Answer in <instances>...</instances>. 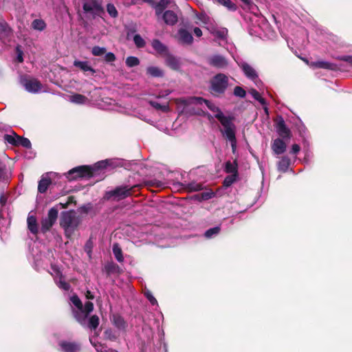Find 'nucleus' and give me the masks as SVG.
I'll list each match as a JSON object with an SVG mask.
<instances>
[{"label":"nucleus","mask_w":352,"mask_h":352,"mask_svg":"<svg viewBox=\"0 0 352 352\" xmlns=\"http://www.w3.org/2000/svg\"><path fill=\"white\" fill-rule=\"evenodd\" d=\"M208 100L204 99L202 97L197 96H191L187 98H179L177 99V102L179 104H183L184 106H188L190 104H202L203 103L206 104V102Z\"/></svg>","instance_id":"obj_15"},{"label":"nucleus","mask_w":352,"mask_h":352,"mask_svg":"<svg viewBox=\"0 0 352 352\" xmlns=\"http://www.w3.org/2000/svg\"><path fill=\"white\" fill-rule=\"evenodd\" d=\"M220 230V227L219 226L211 228L205 232L204 236L206 238H211L213 235L219 234Z\"/></svg>","instance_id":"obj_50"},{"label":"nucleus","mask_w":352,"mask_h":352,"mask_svg":"<svg viewBox=\"0 0 352 352\" xmlns=\"http://www.w3.org/2000/svg\"><path fill=\"white\" fill-rule=\"evenodd\" d=\"M113 324L120 330L125 331L127 327V323L124 318L118 314H114L111 319Z\"/></svg>","instance_id":"obj_17"},{"label":"nucleus","mask_w":352,"mask_h":352,"mask_svg":"<svg viewBox=\"0 0 352 352\" xmlns=\"http://www.w3.org/2000/svg\"><path fill=\"white\" fill-rule=\"evenodd\" d=\"M309 65L312 68H322L331 71L340 70V67L342 66L341 65H338L335 63L323 60L311 62Z\"/></svg>","instance_id":"obj_13"},{"label":"nucleus","mask_w":352,"mask_h":352,"mask_svg":"<svg viewBox=\"0 0 352 352\" xmlns=\"http://www.w3.org/2000/svg\"><path fill=\"white\" fill-rule=\"evenodd\" d=\"M126 65L129 67H133L140 65V60L135 56H128L126 59Z\"/></svg>","instance_id":"obj_43"},{"label":"nucleus","mask_w":352,"mask_h":352,"mask_svg":"<svg viewBox=\"0 0 352 352\" xmlns=\"http://www.w3.org/2000/svg\"><path fill=\"white\" fill-rule=\"evenodd\" d=\"M152 47L155 51L161 54L168 53L167 47L158 39H154L153 41Z\"/></svg>","instance_id":"obj_31"},{"label":"nucleus","mask_w":352,"mask_h":352,"mask_svg":"<svg viewBox=\"0 0 352 352\" xmlns=\"http://www.w3.org/2000/svg\"><path fill=\"white\" fill-rule=\"evenodd\" d=\"M146 297L152 305L157 303V300L151 294H147Z\"/></svg>","instance_id":"obj_63"},{"label":"nucleus","mask_w":352,"mask_h":352,"mask_svg":"<svg viewBox=\"0 0 352 352\" xmlns=\"http://www.w3.org/2000/svg\"><path fill=\"white\" fill-rule=\"evenodd\" d=\"M6 170V164L0 160V179L2 178L5 173Z\"/></svg>","instance_id":"obj_59"},{"label":"nucleus","mask_w":352,"mask_h":352,"mask_svg":"<svg viewBox=\"0 0 352 352\" xmlns=\"http://www.w3.org/2000/svg\"><path fill=\"white\" fill-rule=\"evenodd\" d=\"M22 146L26 148H30L32 147V144L28 138L19 136L18 146Z\"/></svg>","instance_id":"obj_46"},{"label":"nucleus","mask_w":352,"mask_h":352,"mask_svg":"<svg viewBox=\"0 0 352 352\" xmlns=\"http://www.w3.org/2000/svg\"><path fill=\"white\" fill-rule=\"evenodd\" d=\"M208 63L217 69H226L228 66V59L220 54H214L208 58Z\"/></svg>","instance_id":"obj_9"},{"label":"nucleus","mask_w":352,"mask_h":352,"mask_svg":"<svg viewBox=\"0 0 352 352\" xmlns=\"http://www.w3.org/2000/svg\"><path fill=\"white\" fill-rule=\"evenodd\" d=\"M93 248V242L91 239H89L85 245V252L90 256Z\"/></svg>","instance_id":"obj_56"},{"label":"nucleus","mask_w":352,"mask_h":352,"mask_svg":"<svg viewBox=\"0 0 352 352\" xmlns=\"http://www.w3.org/2000/svg\"><path fill=\"white\" fill-rule=\"evenodd\" d=\"M207 107L212 112L217 113L214 117L220 122L223 126V129H220L223 138L230 142L232 153H234L236 150L237 140L236 138V126L233 122V116H225L221 110L210 100L206 102Z\"/></svg>","instance_id":"obj_1"},{"label":"nucleus","mask_w":352,"mask_h":352,"mask_svg":"<svg viewBox=\"0 0 352 352\" xmlns=\"http://www.w3.org/2000/svg\"><path fill=\"white\" fill-rule=\"evenodd\" d=\"M70 301L74 305L76 308L72 307V314L75 320L78 322V320L82 321L83 318L82 316V302L80 298L76 295L74 294L70 297ZM83 316L85 315L83 314Z\"/></svg>","instance_id":"obj_8"},{"label":"nucleus","mask_w":352,"mask_h":352,"mask_svg":"<svg viewBox=\"0 0 352 352\" xmlns=\"http://www.w3.org/2000/svg\"><path fill=\"white\" fill-rule=\"evenodd\" d=\"M58 287L63 289L65 291H68L70 289V285L65 280H60L58 283Z\"/></svg>","instance_id":"obj_58"},{"label":"nucleus","mask_w":352,"mask_h":352,"mask_svg":"<svg viewBox=\"0 0 352 352\" xmlns=\"http://www.w3.org/2000/svg\"><path fill=\"white\" fill-rule=\"evenodd\" d=\"M228 85V76L223 73H218L210 80L208 91L215 98H221L225 95Z\"/></svg>","instance_id":"obj_3"},{"label":"nucleus","mask_w":352,"mask_h":352,"mask_svg":"<svg viewBox=\"0 0 352 352\" xmlns=\"http://www.w3.org/2000/svg\"><path fill=\"white\" fill-rule=\"evenodd\" d=\"M234 95L240 98H244L246 95V91L241 87L236 86L234 89Z\"/></svg>","instance_id":"obj_52"},{"label":"nucleus","mask_w":352,"mask_h":352,"mask_svg":"<svg viewBox=\"0 0 352 352\" xmlns=\"http://www.w3.org/2000/svg\"><path fill=\"white\" fill-rule=\"evenodd\" d=\"M193 32L195 35L197 37H200L202 35V31L199 28H195Z\"/></svg>","instance_id":"obj_62"},{"label":"nucleus","mask_w":352,"mask_h":352,"mask_svg":"<svg viewBox=\"0 0 352 352\" xmlns=\"http://www.w3.org/2000/svg\"><path fill=\"white\" fill-rule=\"evenodd\" d=\"M184 188L188 192H197L204 189L203 184L201 183H197L196 182H192L187 184H182Z\"/></svg>","instance_id":"obj_28"},{"label":"nucleus","mask_w":352,"mask_h":352,"mask_svg":"<svg viewBox=\"0 0 352 352\" xmlns=\"http://www.w3.org/2000/svg\"><path fill=\"white\" fill-rule=\"evenodd\" d=\"M94 310V304L91 301H87L85 302V305H82V314L85 315V316H81L83 320L82 321L78 320V322L82 325L85 326L87 323V318L91 312H92Z\"/></svg>","instance_id":"obj_18"},{"label":"nucleus","mask_w":352,"mask_h":352,"mask_svg":"<svg viewBox=\"0 0 352 352\" xmlns=\"http://www.w3.org/2000/svg\"><path fill=\"white\" fill-rule=\"evenodd\" d=\"M239 65L247 78L251 80H255L258 78V74H256L255 69L248 63L243 62Z\"/></svg>","instance_id":"obj_16"},{"label":"nucleus","mask_w":352,"mask_h":352,"mask_svg":"<svg viewBox=\"0 0 352 352\" xmlns=\"http://www.w3.org/2000/svg\"><path fill=\"white\" fill-rule=\"evenodd\" d=\"M239 179V175L236 174H230L227 175L223 182V186L225 188H228L231 186L234 182H237Z\"/></svg>","instance_id":"obj_32"},{"label":"nucleus","mask_w":352,"mask_h":352,"mask_svg":"<svg viewBox=\"0 0 352 352\" xmlns=\"http://www.w3.org/2000/svg\"><path fill=\"white\" fill-rule=\"evenodd\" d=\"M28 228L30 232L36 235L38 233V225L35 216L29 215L27 218Z\"/></svg>","instance_id":"obj_21"},{"label":"nucleus","mask_w":352,"mask_h":352,"mask_svg":"<svg viewBox=\"0 0 352 352\" xmlns=\"http://www.w3.org/2000/svg\"><path fill=\"white\" fill-rule=\"evenodd\" d=\"M70 100L76 104H84L87 100V98L82 94H75L71 96Z\"/></svg>","instance_id":"obj_41"},{"label":"nucleus","mask_w":352,"mask_h":352,"mask_svg":"<svg viewBox=\"0 0 352 352\" xmlns=\"http://www.w3.org/2000/svg\"><path fill=\"white\" fill-rule=\"evenodd\" d=\"M113 253L115 256V258L118 262H122L124 261V257L122 255V251L121 248L118 243H115L113 245Z\"/></svg>","instance_id":"obj_38"},{"label":"nucleus","mask_w":352,"mask_h":352,"mask_svg":"<svg viewBox=\"0 0 352 352\" xmlns=\"http://www.w3.org/2000/svg\"><path fill=\"white\" fill-rule=\"evenodd\" d=\"M107 52V50L104 47L100 46H94L92 47L91 54L95 56H100L104 54Z\"/></svg>","instance_id":"obj_45"},{"label":"nucleus","mask_w":352,"mask_h":352,"mask_svg":"<svg viewBox=\"0 0 352 352\" xmlns=\"http://www.w3.org/2000/svg\"><path fill=\"white\" fill-rule=\"evenodd\" d=\"M19 136V135H16V133L14 132L13 135L10 134H5L3 136V140L12 146H18Z\"/></svg>","instance_id":"obj_35"},{"label":"nucleus","mask_w":352,"mask_h":352,"mask_svg":"<svg viewBox=\"0 0 352 352\" xmlns=\"http://www.w3.org/2000/svg\"><path fill=\"white\" fill-rule=\"evenodd\" d=\"M74 66L79 68L84 72H91L92 74H95L96 72L95 69L89 65L88 61H81L78 60H75L74 61Z\"/></svg>","instance_id":"obj_25"},{"label":"nucleus","mask_w":352,"mask_h":352,"mask_svg":"<svg viewBox=\"0 0 352 352\" xmlns=\"http://www.w3.org/2000/svg\"><path fill=\"white\" fill-rule=\"evenodd\" d=\"M290 166V160L287 156H283L278 162V170L283 172H286Z\"/></svg>","instance_id":"obj_36"},{"label":"nucleus","mask_w":352,"mask_h":352,"mask_svg":"<svg viewBox=\"0 0 352 352\" xmlns=\"http://www.w3.org/2000/svg\"><path fill=\"white\" fill-rule=\"evenodd\" d=\"M337 59H338L340 60H342V61L346 62L347 63H349L350 65L352 66V56H338L337 58Z\"/></svg>","instance_id":"obj_57"},{"label":"nucleus","mask_w":352,"mask_h":352,"mask_svg":"<svg viewBox=\"0 0 352 352\" xmlns=\"http://www.w3.org/2000/svg\"><path fill=\"white\" fill-rule=\"evenodd\" d=\"M250 94L252 96V97L257 101H258L261 104H265L266 102L265 100L261 96L259 92L256 91V89H252L250 91Z\"/></svg>","instance_id":"obj_49"},{"label":"nucleus","mask_w":352,"mask_h":352,"mask_svg":"<svg viewBox=\"0 0 352 352\" xmlns=\"http://www.w3.org/2000/svg\"><path fill=\"white\" fill-rule=\"evenodd\" d=\"M219 4L226 7L230 11H235L237 9V6L235 3L232 2L230 0H215Z\"/></svg>","instance_id":"obj_40"},{"label":"nucleus","mask_w":352,"mask_h":352,"mask_svg":"<svg viewBox=\"0 0 352 352\" xmlns=\"http://www.w3.org/2000/svg\"><path fill=\"white\" fill-rule=\"evenodd\" d=\"M32 28L38 31H43L46 28V23L43 19H34L32 22Z\"/></svg>","instance_id":"obj_37"},{"label":"nucleus","mask_w":352,"mask_h":352,"mask_svg":"<svg viewBox=\"0 0 352 352\" xmlns=\"http://www.w3.org/2000/svg\"><path fill=\"white\" fill-rule=\"evenodd\" d=\"M104 271L108 276L114 274H120L121 269L116 263L113 262L108 263L104 266Z\"/></svg>","instance_id":"obj_27"},{"label":"nucleus","mask_w":352,"mask_h":352,"mask_svg":"<svg viewBox=\"0 0 352 352\" xmlns=\"http://www.w3.org/2000/svg\"><path fill=\"white\" fill-rule=\"evenodd\" d=\"M59 345L64 352H78L80 349L79 344L76 342L62 341Z\"/></svg>","instance_id":"obj_19"},{"label":"nucleus","mask_w":352,"mask_h":352,"mask_svg":"<svg viewBox=\"0 0 352 352\" xmlns=\"http://www.w3.org/2000/svg\"><path fill=\"white\" fill-rule=\"evenodd\" d=\"M216 195V193L214 192L212 190H210L207 192H203L200 193L201 199H203V201L208 200L210 199H212Z\"/></svg>","instance_id":"obj_51"},{"label":"nucleus","mask_w":352,"mask_h":352,"mask_svg":"<svg viewBox=\"0 0 352 352\" xmlns=\"http://www.w3.org/2000/svg\"><path fill=\"white\" fill-rule=\"evenodd\" d=\"M25 89L32 93H36L42 88V84L36 78H25L23 80Z\"/></svg>","instance_id":"obj_11"},{"label":"nucleus","mask_w":352,"mask_h":352,"mask_svg":"<svg viewBox=\"0 0 352 352\" xmlns=\"http://www.w3.org/2000/svg\"><path fill=\"white\" fill-rule=\"evenodd\" d=\"M52 184V179L48 177H42L38 182V191L41 193H45L48 187Z\"/></svg>","instance_id":"obj_26"},{"label":"nucleus","mask_w":352,"mask_h":352,"mask_svg":"<svg viewBox=\"0 0 352 352\" xmlns=\"http://www.w3.org/2000/svg\"><path fill=\"white\" fill-rule=\"evenodd\" d=\"M133 41L136 47L138 48H142L146 45V42L140 34H135L133 36Z\"/></svg>","instance_id":"obj_48"},{"label":"nucleus","mask_w":352,"mask_h":352,"mask_svg":"<svg viewBox=\"0 0 352 352\" xmlns=\"http://www.w3.org/2000/svg\"><path fill=\"white\" fill-rule=\"evenodd\" d=\"M104 60L107 63H111L116 60V57L113 52H107L104 54Z\"/></svg>","instance_id":"obj_55"},{"label":"nucleus","mask_w":352,"mask_h":352,"mask_svg":"<svg viewBox=\"0 0 352 352\" xmlns=\"http://www.w3.org/2000/svg\"><path fill=\"white\" fill-rule=\"evenodd\" d=\"M165 65L170 69L178 71L181 67V61L179 58L171 54L166 53L165 54Z\"/></svg>","instance_id":"obj_14"},{"label":"nucleus","mask_w":352,"mask_h":352,"mask_svg":"<svg viewBox=\"0 0 352 352\" xmlns=\"http://www.w3.org/2000/svg\"><path fill=\"white\" fill-rule=\"evenodd\" d=\"M85 296L87 299H89V300H93L94 298V294L89 290L87 291V292L85 294Z\"/></svg>","instance_id":"obj_64"},{"label":"nucleus","mask_w":352,"mask_h":352,"mask_svg":"<svg viewBox=\"0 0 352 352\" xmlns=\"http://www.w3.org/2000/svg\"><path fill=\"white\" fill-rule=\"evenodd\" d=\"M300 146L297 144H294L292 146L290 153L296 155L300 151Z\"/></svg>","instance_id":"obj_60"},{"label":"nucleus","mask_w":352,"mask_h":352,"mask_svg":"<svg viewBox=\"0 0 352 352\" xmlns=\"http://www.w3.org/2000/svg\"><path fill=\"white\" fill-rule=\"evenodd\" d=\"M160 19H162L164 23L169 26L175 25L178 21L177 14L170 10H166L160 15Z\"/></svg>","instance_id":"obj_12"},{"label":"nucleus","mask_w":352,"mask_h":352,"mask_svg":"<svg viewBox=\"0 0 352 352\" xmlns=\"http://www.w3.org/2000/svg\"><path fill=\"white\" fill-rule=\"evenodd\" d=\"M65 175L69 181L82 178L89 179L92 177V169L91 166L82 165L72 168Z\"/></svg>","instance_id":"obj_5"},{"label":"nucleus","mask_w":352,"mask_h":352,"mask_svg":"<svg viewBox=\"0 0 352 352\" xmlns=\"http://www.w3.org/2000/svg\"><path fill=\"white\" fill-rule=\"evenodd\" d=\"M59 223L64 230L66 238L71 239L78 230L80 219L74 210L63 211L60 213Z\"/></svg>","instance_id":"obj_2"},{"label":"nucleus","mask_w":352,"mask_h":352,"mask_svg":"<svg viewBox=\"0 0 352 352\" xmlns=\"http://www.w3.org/2000/svg\"><path fill=\"white\" fill-rule=\"evenodd\" d=\"M107 11L108 14L113 18H116L118 16V12L115 7V6L112 3H108L107 5Z\"/></svg>","instance_id":"obj_47"},{"label":"nucleus","mask_w":352,"mask_h":352,"mask_svg":"<svg viewBox=\"0 0 352 352\" xmlns=\"http://www.w3.org/2000/svg\"><path fill=\"white\" fill-rule=\"evenodd\" d=\"M286 147L285 142L280 138L276 139L272 145V148L276 155L283 153L286 151Z\"/></svg>","instance_id":"obj_20"},{"label":"nucleus","mask_w":352,"mask_h":352,"mask_svg":"<svg viewBox=\"0 0 352 352\" xmlns=\"http://www.w3.org/2000/svg\"><path fill=\"white\" fill-rule=\"evenodd\" d=\"M228 34V30L225 28L217 30L214 32V36L221 39H224L226 38Z\"/></svg>","instance_id":"obj_53"},{"label":"nucleus","mask_w":352,"mask_h":352,"mask_svg":"<svg viewBox=\"0 0 352 352\" xmlns=\"http://www.w3.org/2000/svg\"><path fill=\"white\" fill-rule=\"evenodd\" d=\"M82 9L86 13H91L93 18L96 16H101L104 13L102 7V0H88L84 2Z\"/></svg>","instance_id":"obj_6"},{"label":"nucleus","mask_w":352,"mask_h":352,"mask_svg":"<svg viewBox=\"0 0 352 352\" xmlns=\"http://www.w3.org/2000/svg\"><path fill=\"white\" fill-rule=\"evenodd\" d=\"M1 33L4 32L7 35L8 32H10V29L7 25H1L0 26Z\"/></svg>","instance_id":"obj_61"},{"label":"nucleus","mask_w":352,"mask_h":352,"mask_svg":"<svg viewBox=\"0 0 352 352\" xmlns=\"http://www.w3.org/2000/svg\"><path fill=\"white\" fill-rule=\"evenodd\" d=\"M179 41L185 44H191L193 41L192 34L186 29L181 28L178 30Z\"/></svg>","instance_id":"obj_22"},{"label":"nucleus","mask_w":352,"mask_h":352,"mask_svg":"<svg viewBox=\"0 0 352 352\" xmlns=\"http://www.w3.org/2000/svg\"><path fill=\"white\" fill-rule=\"evenodd\" d=\"M100 323L99 317L97 315H92L87 320V327L91 330H96Z\"/></svg>","instance_id":"obj_33"},{"label":"nucleus","mask_w":352,"mask_h":352,"mask_svg":"<svg viewBox=\"0 0 352 352\" xmlns=\"http://www.w3.org/2000/svg\"><path fill=\"white\" fill-rule=\"evenodd\" d=\"M138 187V185H134L133 186H116L113 190L106 191L103 199L107 201L111 199L116 201L124 199L128 197L132 196L135 192V188Z\"/></svg>","instance_id":"obj_4"},{"label":"nucleus","mask_w":352,"mask_h":352,"mask_svg":"<svg viewBox=\"0 0 352 352\" xmlns=\"http://www.w3.org/2000/svg\"><path fill=\"white\" fill-rule=\"evenodd\" d=\"M104 338L105 340L113 342L118 339V336L112 329L109 328L104 331Z\"/></svg>","instance_id":"obj_42"},{"label":"nucleus","mask_w":352,"mask_h":352,"mask_svg":"<svg viewBox=\"0 0 352 352\" xmlns=\"http://www.w3.org/2000/svg\"><path fill=\"white\" fill-rule=\"evenodd\" d=\"M238 168H239V166H238L237 160L235 159L232 162L230 161H228L226 162L224 171L228 174L239 175V171H238Z\"/></svg>","instance_id":"obj_23"},{"label":"nucleus","mask_w":352,"mask_h":352,"mask_svg":"<svg viewBox=\"0 0 352 352\" xmlns=\"http://www.w3.org/2000/svg\"><path fill=\"white\" fill-rule=\"evenodd\" d=\"M276 132L283 139H289L292 133L290 129L286 126L284 119L280 116L276 124Z\"/></svg>","instance_id":"obj_10"},{"label":"nucleus","mask_w":352,"mask_h":352,"mask_svg":"<svg viewBox=\"0 0 352 352\" xmlns=\"http://www.w3.org/2000/svg\"><path fill=\"white\" fill-rule=\"evenodd\" d=\"M145 185L149 187L162 188L164 184L160 180L153 179L146 181Z\"/></svg>","instance_id":"obj_44"},{"label":"nucleus","mask_w":352,"mask_h":352,"mask_svg":"<svg viewBox=\"0 0 352 352\" xmlns=\"http://www.w3.org/2000/svg\"><path fill=\"white\" fill-rule=\"evenodd\" d=\"M192 114L197 115V116H208L209 119L212 118V116L207 112H205L201 109H195L194 108L192 109Z\"/></svg>","instance_id":"obj_54"},{"label":"nucleus","mask_w":352,"mask_h":352,"mask_svg":"<svg viewBox=\"0 0 352 352\" xmlns=\"http://www.w3.org/2000/svg\"><path fill=\"white\" fill-rule=\"evenodd\" d=\"M168 3L169 1L168 0H160V1L154 6L155 15L158 19H160V15L166 11L165 10L168 7Z\"/></svg>","instance_id":"obj_24"},{"label":"nucleus","mask_w":352,"mask_h":352,"mask_svg":"<svg viewBox=\"0 0 352 352\" xmlns=\"http://www.w3.org/2000/svg\"><path fill=\"white\" fill-rule=\"evenodd\" d=\"M107 162L105 160L99 161L95 163L93 166H91L92 169V177L98 174V172L101 170L107 168Z\"/></svg>","instance_id":"obj_30"},{"label":"nucleus","mask_w":352,"mask_h":352,"mask_svg":"<svg viewBox=\"0 0 352 352\" xmlns=\"http://www.w3.org/2000/svg\"><path fill=\"white\" fill-rule=\"evenodd\" d=\"M58 210L53 207L50 208L47 212V216L41 220V232L45 234L50 230L56 223L58 218Z\"/></svg>","instance_id":"obj_7"},{"label":"nucleus","mask_w":352,"mask_h":352,"mask_svg":"<svg viewBox=\"0 0 352 352\" xmlns=\"http://www.w3.org/2000/svg\"><path fill=\"white\" fill-rule=\"evenodd\" d=\"M146 74L152 77L162 78L164 75V72L158 67L151 66L146 69Z\"/></svg>","instance_id":"obj_29"},{"label":"nucleus","mask_w":352,"mask_h":352,"mask_svg":"<svg viewBox=\"0 0 352 352\" xmlns=\"http://www.w3.org/2000/svg\"><path fill=\"white\" fill-rule=\"evenodd\" d=\"M107 166L111 168L122 167L123 166V160L119 158L106 159Z\"/></svg>","instance_id":"obj_34"},{"label":"nucleus","mask_w":352,"mask_h":352,"mask_svg":"<svg viewBox=\"0 0 352 352\" xmlns=\"http://www.w3.org/2000/svg\"><path fill=\"white\" fill-rule=\"evenodd\" d=\"M148 104L156 110L162 111V112H168L170 109L168 104H161L153 100H148Z\"/></svg>","instance_id":"obj_39"}]
</instances>
